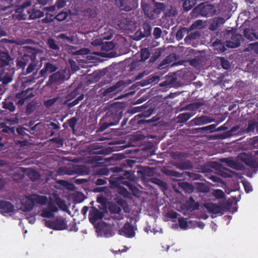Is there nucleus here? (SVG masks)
Masks as SVG:
<instances>
[{
  "mask_svg": "<svg viewBox=\"0 0 258 258\" xmlns=\"http://www.w3.org/2000/svg\"><path fill=\"white\" fill-rule=\"evenodd\" d=\"M41 51L39 48L29 46H24L21 55L16 60L17 69H22V75H27L33 73L32 77L28 79L27 82L34 83L37 79L42 77L46 78L48 74L55 72L58 69L56 64L48 61L44 63L43 68L38 73L42 63L38 65L39 61L36 59V56Z\"/></svg>",
  "mask_w": 258,
  "mask_h": 258,
  "instance_id": "obj_1",
  "label": "nucleus"
},
{
  "mask_svg": "<svg viewBox=\"0 0 258 258\" xmlns=\"http://www.w3.org/2000/svg\"><path fill=\"white\" fill-rule=\"evenodd\" d=\"M110 171L114 173L111 175L109 179L111 188L119 187L121 184L126 185L133 190L134 188H136L130 182L134 178L132 172L123 170L121 167L115 166L110 168L109 170L107 168H102L97 170L95 175L98 176L107 175Z\"/></svg>",
  "mask_w": 258,
  "mask_h": 258,
  "instance_id": "obj_2",
  "label": "nucleus"
},
{
  "mask_svg": "<svg viewBox=\"0 0 258 258\" xmlns=\"http://www.w3.org/2000/svg\"><path fill=\"white\" fill-rule=\"evenodd\" d=\"M12 58L7 52H0V68L2 69L0 73V81L3 84H7L12 80L14 68L10 64Z\"/></svg>",
  "mask_w": 258,
  "mask_h": 258,
  "instance_id": "obj_3",
  "label": "nucleus"
},
{
  "mask_svg": "<svg viewBox=\"0 0 258 258\" xmlns=\"http://www.w3.org/2000/svg\"><path fill=\"white\" fill-rule=\"evenodd\" d=\"M122 117V111L120 110L107 111L100 121L99 130L103 132L110 126L117 125Z\"/></svg>",
  "mask_w": 258,
  "mask_h": 258,
  "instance_id": "obj_4",
  "label": "nucleus"
},
{
  "mask_svg": "<svg viewBox=\"0 0 258 258\" xmlns=\"http://www.w3.org/2000/svg\"><path fill=\"white\" fill-rule=\"evenodd\" d=\"M47 201V198L43 196L32 195L29 196H25L21 201L23 211L24 212L31 211L34 208L35 204L45 205Z\"/></svg>",
  "mask_w": 258,
  "mask_h": 258,
  "instance_id": "obj_5",
  "label": "nucleus"
},
{
  "mask_svg": "<svg viewBox=\"0 0 258 258\" xmlns=\"http://www.w3.org/2000/svg\"><path fill=\"white\" fill-rule=\"evenodd\" d=\"M193 12L199 13L202 16L208 17L215 15L216 10L213 5L204 3L194 8Z\"/></svg>",
  "mask_w": 258,
  "mask_h": 258,
  "instance_id": "obj_6",
  "label": "nucleus"
},
{
  "mask_svg": "<svg viewBox=\"0 0 258 258\" xmlns=\"http://www.w3.org/2000/svg\"><path fill=\"white\" fill-rule=\"evenodd\" d=\"M45 225L47 227L56 230H62L68 227L66 219L60 216L56 217L53 221L46 220Z\"/></svg>",
  "mask_w": 258,
  "mask_h": 258,
  "instance_id": "obj_7",
  "label": "nucleus"
},
{
  "mask_svg": "<svg viewBox=\"0 0 258 258\" xmlns=\"http://www.w3.org/2000/svg\"><path fill=\"white\" fill-rule=\"evenodd\" d=\"M148 116V115H147L146 112L136 115L130 121L129 125L127 127H128V130H135L142 124H144L145 123H151L155 120L153 118L149 120H146L143 118L144 117Z\"/></svg>",
  "mask_w": 258,
  "mask_h": 258,
  "instance_id": "obj_8",
  "label": "nucleus"
},
{
  "mask_svg": "<svg viewBox=\"0 0 258 258\" xmlns=\"http://www.w3.org/2000/svg\"><path fill=\"white\" fill-rule=\"evenodd\" d=\"M103 217V213L95 207H92V209L89 211V221L98 229L101 230L102 225L101 223L96 224V222L99 220L102 219Z\"/></svg>",
  "mask_w": 258,
  "mask_h": 258,
  "instance_id": "obj_9",
  "label": "nucleus"
},
{
  "mask_svg": "<svg viewBox=\"0 0 258 258\" xmlns=\"http://www.w3.org/2000/svg\"><path fill=\"white\" fill-rule=\"evenodd\" d=\"M32 88H29L25 90H23L20 93H17L14 98V101L15 102L18 107H20L24 105L25 101L30 98L34 96V94L32 92L29 93L30 91L33 90Z\"/></svg>",
  "mask_w": 258,
  "mask_h": 258,
  "instance_id": "obj_10",
  "label": "nucleus"
},
{
  "mask_svg": "<svg viewBox=\"0 0 258 258\" xmlns=\"http://www.w3.org/2000/svg\"><path fill=\"white\" fill-rule=\"evenodd\" d=\"M124 85L125 83L123 81H119L114 85L104 89L102 94L103 96L108 98H112L117 92L121 90L120 88L124 87Z\"/></svg>",
  "mask_w": 258,
  "mask_h": 258,
  "instance_id": "obj_11",
  "label": "nucleus"
},
{
  "mask_svg": "<svg viewBox=\"0 0 258 258\" xmlns=\"http://www.w3.org/2000/svg\"><path fill=\"white\" fill-rule=\"evenodd\" d=\"M137 175L143 181H148L154 175L155 169L150 167L140 166L137 171Z\"/></svg>",
  "mask_w": 258,
  "mask_h": 258,
  "instance_id": "obj_12",
  "label": "nucleus"
},
{
  "mask_svg": "<svg viewBox=\"0 0 258 258\" xmlns=\"http://www.w3.org/2000/svg\"><path fill=\"white\" fill-rule=\"evenodd\" d=\"M228 34H231V40L227 41L226 46L230 48H236L240 46L242 36L241 34H236L235 32L229 30Z\"/></svg>",
  "mask_w": 258,
  "mask_h": 258,
  "instance_id": "obj_13",
  "label": "nucleus"
},
{
  "mask_svg": "<svg viewBox=\"0 0 258 258\" xmlns=\"http://www.w3.org/2000/svg\"><path fill=\"white\" fill-rule=\"evenodd\" d=\"M240 129V125H237L233 126L229 131L225 132L224 133L217 135L215 139H225L230 138L233 136L241 135L240 132L242 129Z\"/></svg>",
  "mask_w": 258,
  "mask_h": 258,
  "instance_id": "obj_14",
  "label": "nucleus"
},
{
  "mask_svg": "<svg viewBox=\"0 0 258 258\" xmlns=\"http://www.w3.org/2000/svg\"><path fill=\"white\" fill-rule=\"evenodd\" d=\"M118 233L128 238H132L135 235L134 226L128 222H126L123 227L118 230Z\"/></svg>",
  "mask_w": 258,
  "mask_h": 258,
  "instance_id": "obj_15",
  "label": "nucleus"
},
{
  "mask_svg": "<svg viewBox=\"0 0 258 258\" xmlns=\"http://www.w3.org/2000/svg\"><path fill=\"white\" fill-rule=\"evenodd\" d=\"M0 209L3 215L9 214L14 211V206L10 202L0 200Z\"/></svg>",
  "mask_w": 258,
  "mask_h": 258,
  "instance_id": "obj_16",
  "label": "nucleus"
},
{
  "mask_svg": "<svg viewBox=\"0 0 258 258\" xmlns=\"http://www.w3.org/2000/svg\"><path fill=\"white\" fill-rule=\"evenodd\" d=\"M83 167H79L78 168L77 170H75L74 169L67 167H59L57 170V173L59 175H75V174L77 173H80L81 174H83Z\"/></svg>",
  "mask_w": 258,
  "mask_h": 258,
  "instance_id": "obj_17",
  "label": "nucleus"
},
{
  "mask_svg": "<svg viewBox=\"0 0 258 258\" xmlns=\"http://www.w3.org/2000/svg\"><path fill=\"white\" fill-rule=\"evenodd\" d=\"M126 14L117 15L113 20L115 25L120 29H125L127 25V18Z\"/></svg>",
  "mask_w": 258,
  "mask_h": 258,
  "instance_id": "obj_18",
  "label": "nucleus"
},
{
  "mask_svg": "<svg viewBox=\"0 0 258 258\" xmlns=\"http://www.w3.org/2000/svg\"><path fill=\"white\" fill-rule=\"evenodd\" d=\"M159 80V77L156 75H150L146 79L137 82L135 85L144 87L152 83H157Z\"/></svg>",
  "mask_w": 258,
  "mask_h": 258,
  "instance_id": "obj_19",
  "label": "nucleus"
},
{
  "mask_svg": "<svg viewBox=\"0 0 258 258\" xmlns=\"http://www.w3.org/2000/svg\"><path fill=\"white\" fill-rule=\"evenodd\" d=\"M214 121L215 119L214 118L205 115L197 116L191 120V121L196 125H201L203 124L211 123Z\"/></svg>",
  "mask_w": 258,
  "mask_h": 258,
  "instance_id": "obj_20",
  "label": "nucleus"
},
{
  "mask_svg": "<svg viewBox=\"0 0 258 258\" xmlns=\"http://www.w3.org/2000/svg\"><path fill=\"white\" fill-rule=\"evenodd\" d=\"M64 72L63 71H57L49 76L48 82L50 84H54L64 80Z\"/></svg>",
  "mask_w": 258,
  "mask_h": 258,
  "instance_id": "obj_21",
  "label": "nucleus"
},
{
  "mask_svg": "<svg viewBox=\"0 0 258 258\" xmlns=\"http://www.w3.org/2000/svg\"><path fill=\"white\" fill-rule=\"evenodd\" d=\"M93 43L96 45H101V50L105 51H108L112 50L115 47L114 43L111 41L103 43L101 41L95 40L93 41Z\"/></svg>",
  "mask_w": 258,
  "mask_h": 258,
  "instance_id": "obj_22",
  "label": "nucleus"
},
{
  "mask_svg": "<svg viewBox=\"0 0 258 258\" xmlns=\"http://www.w3.org/2000/svg\"><path fill=\"white\" fill-rule=\"evenodd\" d=\"M27 13L29 14L28 19L34 20L40 18L44 16V12L34 8L27 10Z\"/></svg>",
  "mask_w": 258,
  "mask_h": 258,
  "instance_id": "obj_23",
  "label": "nucleus"
},
{
  "mask_svg": "<svg viewBox=\"0 0 258 258\" xmlns=\"http://www.w3.org/2000/svg\"><path fill=\"white\" fill-rule=\"evenodd\" d=\"M245 165L248 166L255 170L258 169V160L251 157H247L243 160Z\"/></svg>",
  "mask_w": 258,
  "mask_h": 258,
  "instance_id": "obj_24",
  "label": "nucleus"
},
{
  "mask_svg": "<svg viewBox=\"0 0 258 258\" xmlns=\"http://www.w3.org/2000/svg\"><path fill=\"white\" fill-rule=\"evenodd\" d=\"M225 22V20L222 17H217L214 19L210 25V28L212 30H215Z\"/></svg>",
  "mask_w": 258,
  "mask_h": 258,
  "instance_id": "obj_25",
  "label": "nucleus"
},
{
  "mask_svg": "<svg viewBox=\"0 0 258 258\" xmlns=\"http://www.w3.org/2000/svg\"><path fill=\"white\" fill-rule=\"evenodd\" d=\"M257 122L250 120L248 122V126L245 129L241 131L240 135H244L251 132H253L256 129Z\"/></svg>",
  "mask_w": 258,
  "mask_h": 258,
  "instance_id": "obj_26",
  "label": "nucleus"
},
{
  "mask_svg": "<svg viewBox=\"0 0 258 258\" xmlns=\"http://www.w3.org/2000/svg\"><path fill=\"white\" fill-rule=\"evenodd\" d=\"M186 208L190 211L198 210L199 208V204L196 202L194 199L192 197H190L188 200L186 202Z\"/></svg>",
  "mask_w": 258,
  "mask_h": 258,
  "instance_id": "obj_27",
  "label": "nucleus"
},
{
  "mask_svg": "<svg viewBox=\"0 0 258 258\" xmlns=\"http://www.w3.org/2000/svg\"><path fill=\"white\" fill-rule=\"evenodd\" d=\"M193 115V113L189 112L180 113L177 116V122L180 123H184L189 120Z\"/></svg>",
  "mask_w": 258,
  "mask_h": 258,
  "instance_id": "obj_28",
  "label": "nucleus"
},
{
  "mask_svg": "<svg viewBox=\"0 0 258 258\" xmlns=\"http://www.w3.org/2000/svg\"><path fill=\"white\" fill-rule=\"evenodd\" d=\"M3 106L5 109L9 110L11 112H13L16 109V106L10 98H7L3 102Z\"/></svg>",
  "mask_w": 258,
  "mask_h": 258,
  "instance_id": "obj_29",
  "label": "nucleus"
},
{
  "mask_svg": "<svg viewBox=\"0 0 258 258\" xmlns=\"http://www.w3.org/2000/svg\"><path fill=\"white\" fill-rule=\"evenodd\" d=\"M178 186L186 192L191 194L194 191L193 185L187 182H181L178 183Z\"/></svg>",
  "mask_w": 258,
  "mask_h": 258,
  "instance_id": "obj_30",
  "label": "nucleus"
},
{
  "mask_svg": "<svg viewBox=\"0 0 258 258\" xmlns=\"http://www.w3.org/2000/svg\"><path fill=\"white\" fill-rule=\"evenodd\" d=\"M212 46L215 47L217 50L216 53L223 52L226 50L225 46L221 42L220 40H217L212 43Z\"/></svg>",
  "mask_w": 258,
  "mask_h": 258,
  "instance_id": "obj_31",
  "label": "nucleus"
},
{
  "mask_svg": "<svg viewBox=\"0 0 258 258\" xmlns=\"http://www.w3.org/2000/svg\"><path fill=\"white\" fill-rule=\"evenodd\" d=\"M244 36L245 38L250 41L254 39H258L256 34L253 31L252 29L246 28L244 30Z\"/></svg>",
  "mask_w": 258,
  "mask_h": 258,
  "instance_id": "obj_32",
  "label": "nucleus"
},
{
  "mask_svg": "<svg viewBox=\"0 0 258 258\" xmlns=\"http://www.w3.org/2000/svg\"><path fill=\"white\" fill-rule=\"evenodd\" d=\"M37 105V102L33 100L27 104L26 113L27 115L32 114L35 110Z\"/></svg>",
  "mask_w": 258,
  "mask_h": 258,
  "instance_id": "obj_33",
  "label": "nucleus"
},
{
  "mask_svg": "<svg viewBox=\"0 0 258 258\" xmlns=\"http://www.w3.org/2000/svg\"><path fill=\"white\" fill-rule=\"evenodd\" d=\"M190 31L188 28L182 27L179 29L176 34V38L177 40H181L185 34H188Z\"/></svg>",
  "mask_w": 258,
  "mask_h": 258,
  "instance_id": "obj_34",
  "label": "nucleus"
},
{
  "mask_svg": "<svg viewBox=\"0 0 258 258\" xmlns=\"http://www.w3.org/2000/svg\"><path fill=\"white\" fill-rule=\"evenodd\" d=\"M166 7V6L164 3H155L154 10L153 11L155 12V14L158 16L165 10Z\"/></svg>",
  "mask_w": 258,
  "mask_h": 258,
  "instance_id": "obj_35",
  "label": "nucleus"
},
{
  "mask_svg": "<svg viewBox=\"0 0 258 258\" xmlns=\"http://www.w3.org/2000/svg\"><path fill=\"white\" fill-rule=\"evenodd\" d=\"M151 181L155 184L158 185L161 189L163 191L167 190V183L162 180L157 178H152Z\"/></svg>",
  "mask_w": 258,
  "mask_h": 258,
  "instance_id": "obj_36",
  "label": "nucleus"
},
{
  "mask_svg": "<svg viewBox=\"0 0 258 258\" xmlns=\"http://www.w3.org/2000/svg\"><path fill=\"white\" fill-rule=\"evenodd\" d=\"M196 188L198 192L203 193H207L210 190L208 186L205 183L201 182H198L196 184Z\"/></svg>",
  "mask_w": 258,
  "mask_h": 258,
  "instance_id": "obj_37",
  "label": "nucleus"
},
{
  "mask_svg": "<svg viewBox=\"0 0 258 258\" xmlns=\"http://www.w3.org/2000/svg\"><path fill=\"white\" fill-rule=\"evenodd\" d=\"M217 125V124H212L202 127L197 128L196 130L199 132H206L207 133H213L216 132V127Z\"/></svg>",
  "mask_w": 258,
  "mask_h": 258,
  "instance_id": "obj_38",
  "label": "nucleus"
},
{
  "mask_svg": "<svg viewBox=\"0 0 258 258\" xmlns=\"http://www.w3.org/2000/svg\"><path fill=\"white\" fill-rule=\"evenodd\" d=\"M183 2V8L186 11H188L195 6L197 0H184Z\"/></svg>",
  "mask_w": 258,
  "mask_h": 258,
  "instance_id": "obj_39",
  "label": "nucleus"
},
{
  "mask_svg": "<svg viewBox=\"0 0 258 258\" xmlns=\"http://www.w3.org/2000/svg\"><path fill=\"white\" fill-rule=\"evenodd\" d=\"M188 156V154L186 152H173L172 154V157L175 160H183L186 158Z\"/></svg>",
  "mask_w": 258,
  "mask_h": 258,
  "instance_id": "obj_40",
  "label": "nucleus"
},
{
  "mask_svg": "<svg viewBox=\"0 0 258 258\" xmlns=\"http://www.w3.org/2000/svg\"><path fill=\"white\" fill-rule=\"evenodd\" d=\"M46 43L48 47L52 50L57 51L60 49L59 45L57 44L55 39L52 38H48L47 39Z\"/></svg>",
  "mask_w": 258,
  "mask_h": 258,
  "instance_id": "obj_41",
  "label": "nucleus"
},
{
  "mask_svg": "<svg viewBox=\"0 0 258 258\" xmlns=\"http://www.w3.org/2000/svg\"><path fill=\"white\" fill-rule=\"evenodd\" d=\"M206 208L208 209L211 212L215 214L221 213L222 210L221 207L215 203H210Z\"/></svg>",
  "mask_w": 258,
  "mask_h": 258,
  "instance_id": "obj_42",
  "label": "nucleus"
},
{
  "mask_svg": "<svg viewBox=\"0 0 258 258\" xmlns=\"http://www.w3.org/2000/svg\"><path fill=\"white\" fill-rule=\"evenodd\" d=\"M150 56V50L148 48H142L140 51L141 61H144L149 58Z\"/></svg>",
  "mask_w": 258,
  "mask_h": 258,
  "instance_id": "obj_43",
  "label": "nucleus"
},
{
  "mask_svg": "<svg viewBox=\"0 0 258 258\" xmlns=\"http://www.w3.org/2000/svg\"><path fill=\"white\" fill-rule=\"evenodd\" d=\"M203 105V103L201 102H196L186 105L185 106V109L194 111L199 109Z\"/></svg>",
  "mask_w": 258,
  "mask_h": 258,
  "instance_id": "obj_44",
  "label": "nucleus"
},
{
  "mask_svg": "<svg viewBox=\"0 0 258 258\" xmlns=\"http://www.w3.org/2000/svg\"><path fill=\"white\" fill-rule=\"evenodd\" d=\"M175 165L177 168L180 169L181 170H186L188 169L191 168V165L189 162L185 161L179 163H176Z\"/></svg>",
  "mask_w": 258,
  "mask_h": 258,
  "instance_id": "obj_45",
  "label": "nucleus"
},
{
  "mask_svg": "<svg viewBox=\"0 0 258 258\" xmlns=\"http://www.w3.org/2000/svg\"><path fill=\"white\" fill-rule=\"evenodd\" d=\"M83 16L88 18H94L96 16V11L91 8L84 10L83 11Z\"/></svg>",
  "mask_w": 258,
  "mask_h": 258,
  "instance_id": "obj_46",
  "label": "nucleus"
},
{
  "mask_svg": "<svg viewBox=\"0 0 258 258\" xmlns=\"http://www.w3.org/2000/svg\"><path fill=\"white\" fill-rule=\"evenodd\" d=\"M198 36V32H189L184 38V41L186 43L189 44L192 40L196 39Z\"/></svg>",
  "mask_w": 258,
  "mask_h": 258,
  "instance_id": "obj_47",
  "label": "nucleus"
},
{
  "mask_svg": "<svg viewBox=\"0 0 258 258\" xmlns=\"http://www.w3.org/2000/svg\"><path fill=\"white\" fill-rule=\"evenodd\" d=\"M141 7L145 15H146L148 18H153V16L152 15L148 13V11L151 10V7L149 5L142 2L141 3Z\"/></svg>",
  "mask_w": 258,
  "mask_h": 258,
  "instance_id": "obj_48",
  "label": "nucleus"
},
{
  "mask_svg": "<svg viewBox=\"0 0 258 258\" xmlns=\"http://www.w3.org/2000/svg\"><path fill=\"white\" fill-rule=\"evenodd\" d=\"M144 30V37H148L151 35L152 27L150 24L148 23H144L143 25Z\"/></svg>",
  "mask_w": 258,
  "mask_h": 258,
  "instance_id": "obj_49",
  "label": "nucleus"
},
{
  "mask_svg": "<svg viewBox=\"0 0 258 258\" xmlns=\"http://www.w3.org/2000/svg\"><path fill=\"white\" fill-rule=\"evenodd\" d=\"M49 141L55 144L57 148H60L63 145V140L59 137L53 138L50 139Z\"/></svg>",
  "mask_w": 258,
  "mask_h": 258,
  "instance_id": "obj_50",
  "label": "nucleus"
},
{
  "mask_svg": "<svg viewBox=\"0 0 258 258\" xmlns=\"http://www.w3.org/2000/svg\"><path fill=\"white\" fill-rule=\"evenodd\" d=\"M78 121V118L76 117H72L71 118L67 120V123L68 124L69 126L72 129L73 131L75 130V128L77 125ZM66 123L63 124V127H65Z\"/></svg>",
  "mask_w": 258,
  "mask_h": 258,
  "instance_id": "obj_51",
  "label": "nucleus"
},
{
  "mask_svg": "<svg viewBox=\"0 0 258 258\" xmlns=\"http://www.w3.org/2000/svg\"><path fill=\"white\" fill-rule=\"evenodd\" d=\"M58 97L53 98L47 100H45L43 102L44 106L48 108L51 107L53 105L55 104V102L58 100Z\"/></svg>",
  "mask_w": 258,
  "mask_h": 258,
  "instance_id": "obj_52",
  "label": "nucleus"
},
{
  "mask_svg": "<svg viewBox=\"0 0 258 258\" xmlns=\"http://www.w3.org/2000/svg\"><path fill=\"white\" fill-rule=\"evenodd\" d=\"M41 215L42 217L50 218L54 217V213L46 208L42 210Z\"/></svg>",
  "mask_w": 258,
  "mask_h": 258,
  "instance_id": "obj_53",
  "label": "nucleus"
},
{
  "mask_svg": "<svg viewBox=\"0 0 258 258\" xmlns=\"http://www.w3.org/2000/svg\"><path fill=\"white\" fill-rule=\"evenodd\" d=\"M222 67L225 70H228L230 68L229 61L223 57L219 58Z\"/></svg>",
  "mask_w": 258,
  "mask_h": 258,
  "instance_id": "obj_54",
  "label": "nucleus"
},
{
  "mask_svg": "<svg viewBox=\"0 0 258 258\" xmlns=\"http://www.w3.org/2000/svg\"><path fill=\"white\" fill-rule=\"evenodd\" d=\"M68 16V13L66 12L62 11L54 17V19L58 21H62L67 19Z\"/></svg>",
  "mask_w": 258,
  "mask_h": 258,
  "instance_id": "obj_55",
  "label": "nucleus"
},
{
  "mask_svg": "<svg viewBox=\"0 0 258 258\" xmlns=\"http://www.w3.org/2000/svg\"><path fill=\"white\" fill-rule=\"evenodd\" d=\"M223 161H225L227 166L229 167L232 168L233 169H237V163L231 159L224 158L222 159Z\"/></svg>",
  "mask_w": 258,
  "mask_h": 258,
  "instance_id": "obj_56",
  "label": "nucleus"
},
{
  "mask_svg": "<svg viewBox=\"0 0 258 258\" xmlns=\"http://www.w3.org/2000/svg\"><path fill=\"white\" fill-rule=\"evenodd\" d=\"M246 49L248 51H254L255 52L258 53V42L249 44Z\"/></svg>",
  "mask_w": 258,
  "mask_h": 258,
  "instance_id": "obj_57",
  "label": "nucleus"
},
{
  "mask_svg": "<svg viewBox=\"0 0 258 258\" xmlns=\"http://www.w3.org/2000/svg\"><path fill=\"white\" fill-rule=\"evenodd\" d=\"M84 98V94L80 95L77 99H76L75 100L72 101V102H70L68 104V106L69 108H72L75 105H77L80 101L82 100Z\"/></svg>",
  "mask_w": 258,
  "mask_h": 258,
  "instance_id": "obj_58",
  "label": "nucleus"
},
{
  "mask_svg": "<svg viewBox=\"0 0 258 258\" xmlns=\"http://www.w3.org/2000/svg\"><path fill=\"white\" fill-rule=\"evenodd\" d=\"M178 224L179 227L182 229H186L188 227V222L186 220V219H184V218H181L179 219L178 220Z\"/></svg>",
  "mask_w": 258,
  "mask_h": 258,
  "instance_id": "obj_59",
  "label": "nucleus"
},
{
  "mask_svg": "<svg viewBox=\"0 0 258 258\" xmlns=\"http://www.w3.org/2000/svg\"><path fill=\"white\" fill-rule=\"evenodd\" d=\"M56 203L58 207L63 211H66L67 209L65 201L60 198L56 199Z\"/></svg>",
  "mask_w": 258,
  "mask_h": 258,
  "instance_id": "obj_60",
  "label": "nucleus"
},
{
  "mask_svg": "<svg viewBox=\"0 0 258 258\" xmlns=\"http://www.w3.org/2000/svg\"><path fill=\"white\" fill-rule=\"evenodd\" d=\"M128 121V118H124L123 120L121 121V123L120 124V125L119 127L117 128V130H126L127 132L130 130H128V127H127L128 126H126L127 122Z\"/></svg>",
  "mask_w": 258,
  "mask_h": 258,
  "instance_id": "obj_61",
  "label": "nucleus"
},
{
  "mask_svg": "<svg viewBox=\"0 0 258 258\" xmlns=\"http://www.w3.org/2000/svg\"><path fill=\"white\" fill-rule=\"evenodd\" d=\"M125 3V0H115V4L117 7L122 9V10L125 11H129L130 9H128L127 7H125V8H122V7L124 6Z\"/></svg>",
  "mask_w": 258,
  "mask_h": 258,
  "instance_id": "obj_62",
  "label": "nucleus"
},
{
  "mask_svg": "<svg viewBox=\"0 0 258 258\" xmlns=\"http://www.w3.org/2000/svg\"><path fill=\"white\" fill-rule=\"evenodd\" d=\"M31 4V3L30 1H26V2H24L23 3V4L22 5V7L18 8L17 9V11H16L17 12H18V13L22 12L24 10V9L27 8V7L30 6Z\"/></svg>",
  "mask_w": 258,
  "mask_h": 258,
  "instance_id": "obj_63",
  "label": "nucleus"
},
{
  "mask_svg": "<svg viewBox=\"0 0 258 258\" xmlns=\"http://www.w3.org/2000/svg\"><path fill=\"white\" fill-rule=\"evenodd\" d=\"M54 5L56 8L58 9H60L65 7L66 2L64 0H56Z\"/></svg>",
  "mask_w": 258,
  "mask_h": 258,
  "instance_id": "obj_64",
  "label": "nucleus"
}]
</instances>
